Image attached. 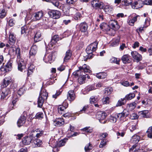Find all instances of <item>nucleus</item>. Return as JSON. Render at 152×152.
Returning a JSON list of instances; mask_svg holds the SVG:
<instances>
[{"label": "nucleus", "instance_id": "obj_1", "mask_svg": "<svg viewBox=\"0 0 152 152\" xmlns=\"http://www.w3.org/2000/svg\"><path fill=\"white\" fill-rule=\"evenodd\" d=\"M89 67L86 64H84L82 66L79 67V69L75 71L73 73V75H74L76 77H81L83 76L85 73V72H89Z\"/></svg>", "mask_w": 152, "mask_h": 152}, {"label": "nucleus", "instance_id": "obj_2", "mask_svg": "<svg viewBox=\"0 0 152 152\" xmlns=\"http://www.w3.org/2000/svg\"><path fill=\"white\" fill-rule=\"evenodd\" d=\"M8 54L10 56H14L16 54L17 58H19L20 55V49L19 48H16L15 45H12L9 48Z\"/></svg>", "mask_w": 152, "mask_h": 152}, {"label": "nucleus", "instance_id": "obj_3", "mask_svg": "<svg viewBox=\"0 0 152 152\" xmlns=\"http://www.w3.org/2000/svg\"><path fill=\"white\" fill-rule=\"evenodd\" d=\"M98 44V42L96 41L88 45L86 49L87 53H92L95 51L97 48Z\"/></svg>", "mask_w": 152, "mask_h": 152}, {"label": "nucleus", "instance_id": "obj_4", "mask_svg": "<svg viewBox=\"0 0 152 152\" xmlns=\"http://www.w3.org/2000/svg\"><path fill=\"white\" fill-rule=\"evenodd\" d=\"M16 61L18 64V69L19 70L22 72L26 68V64L23 59L20 58V55L19 58H17Z\"/></svg>", "mask_w": 152, "mask_h": 152}, {"label": "nucleus", "instance_id": "obj_5", "mask_svg": "<svg viewBox=\"0 0 152 152\" xmlns=\"http://www.w3.org/2000/svg\"><path fill=\"white\" fill-rule=\"evenodd\" d=\"M25 113L24 112V114L21 115L17 121V125L19 127L24 126L26 121V117L24 115Z\"/></svg>", "mask_w": 152, "mask_h": 152}, {"label": "nucleus", "instance_id": "obj_6", "mask_svg": "<svg viewBox=\"0 0 152 152\" xmlns=\"http://www.w3.org/2000/svg\"><path fill=\"white\" fill-rule=\"evenodd\" d=\"M91 4L92 7L95 9L98 8L101 9H103L104 6V4L102 2L97 0H94L91 1Z\"/></svg>", "mask_w": 152, "mask_h": 152}, {"label": "nucleus", "instance_id": "obj_7", "mask_svg": "<svg viewBox=\"0 0 152 152\" xmlns=\"http://www.w3.org/2000/svg\"><path fill=\"white\" fill-rule=\"evenodd\" d=\"M129 115V111L126 110H124L122 113L117 114L116 116L119 118L120 121L124 122L126 117Z\"/></svg>", "mask_w": 152, "mask_h": 152}, {"label": "nucleus", "instance_id": "obj_8", "mask_svg": "<svg viewBox=\"0 0 152 152\" xmlns=\"http://www.w3.org/2000/svg\"><path fill=\"white\" fill-rule=\"evenodd\" d=\"M96 116L101 123L105 124L106 123V121H103L105 118L107 116L106 113L102 112H98L97 113Z\"/></svg>", "mask_w": 152, "mask_h": 152}, {"label": "nucleus", "instance_id": "obj_9", "mask_svg": "<svg viewBox=\"0 0 152 152\" xmlns=\"http://www.w3.org/2000/svg\"><path fill=\"white\" fill-rule=\"evenodd\" d=\"M43 15V12L42 11L35 12L33 14L32 20L36 21L40 20Z\"/></svg>", "mask_w": 152, "mask_h": 152}, {"label": "nucleus", "instance_id": "obj_10", "mask_svg": "<svg viewBox=\"0 0 152 152\" xmlns=\"http://www.w3.org/2000/svg\"><path fill=\"white\" fill-rule=\"evenodd\" d=\"M50 17L53 19H58L60 17L61 15L60 12L57 10H53L48 12Z\"/></svg>", "mask_w": 152, "mask_h": 152}, {"label": "nucleus", "instance_id": "obj_11", "mask_svg": "<svg viewBox=\"0 0 152 152\" xmlns=\"http://www.w3.org/2000/svg\"><path fill=\"white\" fill-rule=\"evenodd\" d=\"M12 81V78L11 77L9 76L5 77L3 80V82L1 84V87L2 88L6 87Z\"/></svg>", "mask_w": 152, "mask_h": 152}, {"label": "nucleus", "instance_id": "obj_12", "mask_svg": "<svg viewBox=\"0 0 152 152\" xmlns=\"http://www.w3.org/2000/svg\"><path fill=\"white\" fill-rule=\"evenodd\" d=\"M33 140V137L31 136H27L24 137L22 140V142L23 145H28L32 143Z\"/></svg>", "mask_w": 152, "mask_h": 152}, {"label": "nucleus", "instance_id": "obj_13", "mask_svg": "<svg viewBox=\"0 0 152 152\" xmlns=\"http://www.w3.org/2000/svg\"><path fill=\"white\" fill-rule=\"evenodd\" d=\"M131 55L132 58L137 62H138L142 60V56L137 51L132 52Z\"/></svg>", "mask_w": 152, "mask_h": 152}, {"label": "nucleus", "instance_id": "obj_14", "mask_svg": "<svg viewBox=\"0 0 152 152\" xmlns=\"http://www.w3.org/2000/svg\"><path fill=\"white\" fill-rule=\"evenodd\" d=\"M56 53L55 52H52L49 53L47 56V58H46V55H45L44 58L43 60L46 63H51L53 60V56H55Z\"/></svg>", "mask_w": 152, "mask_h": 152}, {"label": "nucleus", "instance_id": "obj_15", "mask_svg": "<svg viewBox=\"0 0 152 152\" xmlns=\"http://www.w3.org/2000/svg\"><path fill=\"white\" fill-rule=\"evenodd\" d=\"M37 51V46L36 45H32L30 49L29 53V56L33 57L36 55Z\"/></svg>", "mask_w": 152, "mask_h": 152}, {"label": "nucleus", "instance_id": "obj_16", "mask_svg": "<svg viewBox=\"0 0 152 152\" xmlns=\"http://www.w3.org/2000/svg\"><path fill=\"white\" fill-rule=\"evenodd\" d=\"M110 27L115 31L117 30L120 28L117 21L116 20L111 21L109 22Z\"/></svg>", "mask_w": 152, "mask_h": 152}, {"label": "nucleus", "instance_id": "obj_17", "mask_svg": "<svg viewBox=\"0 0 152 152\" xmlns=\"http://www.w3.org/2000/svg\"><path fill=\"white\" fill-rule=\"evenodd\" d=\"M11 93V91L10 88H7L5 89H2L1 94V99H3Z\"/></svg>", "mask_w": 152, "mask_h": 152}, {"label": "nucleus", "instance_id": "obj_18", "mask_svg": "<svg viewBox=\"0 0 152 152\" xmlns=\"http://www.w3.org/2000/svg\"><path fill=\"white\" fill-rule=\"evenodd\" d=\"M143 5L142 1L139 0L137 1H135L131 4V6L132 8L134 9H138L142 7Z\"/></svg>", "mask_w": 152, "mask_h": 152}, {"label": "nucleus", "instance_id": "obj_19", "mask_svg": "<svg viewBox=\"0 0 152 152\" xmlns=\"http://www.w3.org/2000/svg\"><path fill=\"white\" fill-rule=\"evenodd\" d=\"M88 28V25L85 22L80 23L79 25L80 30L82 32H86Z\"/></svg>", "mask_w": 152, "mask_h": 152}, {"label": "nucleus", "instance_id": "obj_20", "mask_svg": "<svg viewBox=\"0 0 152 152\" xmlns=\"http://www.w3.org/2000/svg\"><path fill=\"white\" fill-rule=\"evenodd\" d=\"M72 55V52L70 49H69L66 52L65 56L64 58V62H67L70 58Z\"/></svg>", "mask_w": 152, "mask_h": 152}, {"label": "nucleus", "instance_id": "obj_21", "mask_svg": "<svg viewBox=\"0 0 152 152\" xmlns=\"http://www.w3.org/2000/svg\"><path fill=\"white\" fill-rule=\"evenodd\" d=\"M39 96L43 98V99H47L48 96V94L46 89L42 87L39 93Z\"/></svg>", "mask_w": 152, "mask_h": 152}, {"label": "nucleus", "instance_id": "obj_22", "mask_svg": "<svg viewBox=\"0 0 152 152\" xmlns=\"http://www.w3.org/2000/svg\"><path fill=\"white\" fill-rule=\"evenodd\" d=\"M67 98L70 101H72L75 100V96L73 91L70 90L68 91L67 95Z\"/></svg>", "mask_w": 152, "mask_h": 152}, {"label": "nucleus", "instance_id": "obj_23", "mask_svg": "<svg viewBox=\"0 0 152 152\" xmlns=\"http://www.w3.org/2000/svg\"><path fill=\"white\" fill-rule=\"evenodd\" d=\"M16 39L14 34L12 33H10L9 35V43L10 45H15Z\"/></svg>", "mask_w": 152, "mask_h": 152}, {"label": "nucleus", "instance_id": "obj_24", "mask_svg": "<svg viewBox=\"0 0 152 152\" xmlns=\"http://www.w3.org/2000/svg\"><path fill=\"white\" fill-rule=\"evenodd\" d=\"M58 40V35H55L52 38L50 42L48 44L50 48L52 47L53 45L55 44Z\"/></svg>", "mask_w": 152, "mask_h": 152}, {"label": "nucleus", "instance_id": "obj_25", "mask_svg": "<svg viewBox=\"0 0 152 152\" xmlns=\"http://www.w3.org/2000/svg\"><path fill=\"white\" fill-rule=\"evenodd\" d=\"M140 16L139 15H137L134 17L132 19L128 20L127 21V23L129 25L133 26L134 25V22L137 20V19H140Z\"/></svg>", "mask_w": 152, "mask_h": 152}, {"label": "nucleus", "instance_id": "obj_26", "mask_svg": "<svg viewBox=\"0 0 152 152\" xmlns=\"http://www.w3.org/2000/svg\"><path fill=\"white\" fill-rule=\"evenodd\" d=\"M149 111L148 110H145L139 112V116L144 118H148L149 117Z\"/></svg>", "mask_w": 152, "mask_h": 152}, {"label": "nucleus", "instance_id": "obj_27", "mask_svg": "<svg viewBox=\"0 0 152 152\" xmlns=\"http://www.w3.org/2000/svg\"><path fill=\"white\" fill-rule=\"evenodd\" d=\"M100 98L99 96H91L90 99V103L91 104H94L97 102L99 100Z\"/></svg>", "mask_w": 152, "mask_h": 152}, {"label": "nucleus", "instance_id": "obj_28", "mask_svg": "<svg viewBox=\"0 0 152 152\" xmlns=\"http://www.w3.org/2000/svg\"><path fill=\"white\" fill-rule=\"evenodd\" d=\"M54 122L58 126H60L64 123L63 119L61 118H56L54 120Z\"/></svg>", "mask_w": 152, "mask_h": 152}, {"label": "nucleus", "instance_id": "obj_29", "mask_svg": "<svg viewBox=\"0 0 152 152\" xmlns=\"http://www.w3.org/2000/svg\"><path fill=\"white\" fill-rule=\"evenodd\" d=\"M41 36V34L39 31H37L34 37V41L35 42H37L40 40V37Z\"/></svg>", "mask_w": 152, "mask_h": 152}, {"label": "nucleus", "instance_id": "obj_30", "mask_svg": "<svg viewBox=\"0 0 152 152\" xmlns=\"http://www.w3.org/2000/svg\"><path fill=\"white\" fill-rule=\"evenodd\" d=\"M32 143V145L34 147H39L41 144V141L40 140L36 139L34 140H33Z\"/></svg>", "mask_w": 152, "mask_h": 152}, {"label": "nucleus", "instance_id": "obj_31", "mask_svg": "<svg viewBox=\"0 0 152 152\" xmlns=\"http://www.w3.org/2000/svg\"><path fill=\"white\" fill-rule=\"evenodd\" d=\"M130 57L128 55H124L121 58V60L124 64L129 63L130 62Z\"/></svg>", "mask_w": 152, "mask_h": 152}, {"label": "nucleus", "instance_id": "obj_32", "mask_svg": "<svg viewBox=\"0 0 152 152\" xmlns=\"http://www.w3.org/2000/svg\"><path fill=\"white\" fill-rule=\"evenodd\" d=\"M113 10V7L110 5H106L104 8V10L107 14L111 13Z\"/></svg>", "mask_w": 152, "mask_h": 152}, {"label": "nucleus", "instance_id": "obj_33", "mask_svg": "<svg viewBox=\"0 0 152 152\" xmlns=\"http://www.w3.org/2000/svg\"><path fill=\"white\" fill-rule=\"evenodd\" d=\"M46 99H43V98L42 97L39 96L37 101L38 107H42V106L44 101Z\"/></svg>", "mask_w": 152, "mask_h": 152}, {"label": "nucleus", "instance_id": "obj_34", "mask_svg": "<svg viewBox=\"0 0 152 152\" xmlns=\"http://www.w3.org/2000/svg\"><path fill=\"white\" fill-rule=\"evenodd\" d=\"M68 104H67L66 106H64L63 105H60L58 107V112L60 114L64 113V110L67 107Z\"/></svg>", "mask_w": 152, "mask_h": 152}, {"label": "nucleus", "instance_id": "obj_35", "mask_svg": "<svg viewBox=\"0 0 152 152\" xmlns=\"http://www.w3.org/2000/svg\"><path fill=\"white\" fill-rule=\"evenodd\" d=\"M100 27L101 29L105 30L106 31H109L110 30V28L106 23H103L101 24Z\"/></svg>", "mask_w": 152, "mask_h": 152}, {"label": "nucleus", "instance_id": "obj_36", "mask_svg": "<svg viewBox=\"0 0 152 152\" xmlns=\"http://www.w3.org/2000/svg\"><path fill=\"white\" fill-rule=\"evenodd\" d=\"M126 102L125 98H124L123 99H120L118 100L116 106V107H118L123 105L126 103Z\"/></svg>", "mask_w": 152, "mask_h": 152}, {"label": "nucleus", "instance_id": "obj_37", "mask_svg": "<svg viewBox=\"0 0 152 152\" xmlns=\"http://www.w3.org/2000/svg\"><path fill=\"white\" fill-rule=\"evenodd\" d=\"M107 74L104 72H99L96 74V77L99 79H104L107 76Z\"/></svg>", "mask_w": 152, "mask_h": 152}, {"label": "nucleus", "instance_id": "obj_38", "mask_svg": "<svg viewBox=\"0 0 152 152\" xmlns=\"http://www.w3.org/2000/svg\"><path fill=\"white\" fill-rule=\"evenodd\" d=\"M34 69V65H31L29 66L27 72V74L28 77L30 75L32 74Z\"/></svg>", "mask_w": 152, "mask_h": 152}, {"label": "nucleus", "instance_id": "obj_39", "mask_svg": "<svg viewBox=\"0 0 152 152\" xmlns=\"http://www.w3.org/2000/svg\"><path fill=\"white\" fill-rule=\"evenodd\" d=\"M140 137L137 135H134L131 139V141L133 143H136L139 141Z\"/></svg>", "mask_w": 152, "mask_h": 152}, {"label": "nucleus", "instance_id": "obj_40", "mask_svg": "<svg viewBox=\"0 0 152 152\" xmlns=\"http://www.w3.org/2000/svg\"><path fill=\"white\" fill-rule=\"evenodd\" d=\"M92 148L93 146L90 143H89L86 145L84 149L86 152H89L92 149Z\"/></svg>", "mask_w": 152, "mask_h": 152}, {"label": "nucleus", "instance_id": "obj_41", "mask_svg": "<svg viewBox=\"0 0 152 152\" xmlns=\"http://www.w3.org/2000/svg\"><path fill=\"white\" fill-rule=\"evenodd\" d=\"M135 94L134 93H130L126 96L125 97L126 100H130L135 97Z\"/></svg>", "mask_w": 152, "mask_h": 152}, {"label": "nucleus", "instance_id": "obj_42", "mask_svg": "<svg viewBox=\"0 0 152 152\" xmlns=\"http://www.w3.org/2000/svg\"><path fill=\"white\" fill-rule=\"evenodd\" d=\"M113 91V89L111 87L105 88L104 90V93L105 95H108L110 94Z\"/></svg>", "mask_w": 152, "mask_h": 152}, {"label": "nucleus", "instance_id": "obj_43", "mask_svg": "<svg viewBox=\"0 0 152 152\" xmlns=\"http://www.w3.org/2000/svg\"><path fill=\"white\" fill-rule=\"evenodd\" d=\"M79 78L78 79V81L79 83L81 84L84 83L85 80L86 79V77H85V75L82 76L81 77H78Z\"/></svg>", "mask_w": 152, "mask_h": 152}, {"label": "nucleus", "instance_id": "obj_44", "mask_svg": "<svg viewBox=\"0 0 152 152\" xmlns=\"http://www.w3.org/2000/svg\"><path fill=\"white\" fill-rule=\"evenodd\" d=\"M13 62L12 60H9L5 66L10 71L12 68V65Z\"/></svg>", "mask_w": 152, "mask_h": 152}, {"label": "nucleus", "instance_id": "obj_45", "mask_svg": "<svg viewBox=\"0 0 152 152\" xmlns=\"http://www.w3.org/2000/svg\"><path fill=\"white\" fill-rule=\"evenodd\" d=\"M79 134L77 132H73L70 131L68 132L67 136V137L69 138L77 136Z\"/></svg>", "mask_w": 152, "mask_h": 152}, {"label": "nucleus", "instance_id": "obj_46", "mask_svg": "<svg viewBox=\"0 0 152 152\" xmlns=\"http://www.w3.org/2000/svg\"><path fill=\"white\" fill-rule=\"evenodd\" d=\"M110 98L108 96H104L102 99V102L103 104H109V102Z\"/></svg>", "mask_w": 152, "mask_h": 152}, {"label": "nucleus", "instance_id": "obj_47", "mask_svg": "<svg viewBox=\"0 0 152 152\" xmlns=\"http://www.w3.org/2000/svg\"><path fill=\"white\" fill-rule=\"evenodd\" d=\"M122 4L125 6H128L132 4V0H124L122 1Z\"/></svg>", "mask_w": 152, "mask_h": 152}, {"label": "nucleus", "instance_id": "obj_48", "mask_svg": "<svg viewBox=\"0 0 152 152\" xmlns=\"http://www.w3.org/2000/svg\"><path fill=\"white\" fill-rule=\"evenodd\" d=\"M96 89L94 85L89 86L86 88V91L89 92Z\"/></svg>", "mask_w": 152, "mask_h": 152}, {"label": "nucleus", "instance_id": "obj_49", "mask_svg": "<svg viewBox=\"0 0 152 152\" xmlns=\"http://www.w3.org/2000/svg\"><path fill=\"white\" fill-rule=\"evenodd\" d=\"M147 132L148 134V137L151 138H152V126L149 127L147 131Z\"/></svg>", "mask_w": 152, "mask_h": 152}, {"label": "nucleus", "instance_id": "obj_50", "mask_svg": "<svg viewBox=\"0 0 152 152\" xmlns=\"http://www.w3.org/2000/svg\"><path fill=\"white\" fill-rule=\"evenodd\" d=\"M44 114L42 112H39L37 113L35 116V118L40 119L43 117Z\"/></svg>", "mask_w": 152, "mask_h": 152}, {"label": "nucleus", "instance_id": "obj_51", "mask_svg": "<svg viewBox=\"0 0 152 152\" xmlns=\"http://www.w3.org/2000/svg\"><path fill=\"white\" fill-rule=\"evenodd\" d=\"M6 12L4 9H1L0 10V18L2 19L6 16Z\"/></svg>", "mask_w": 152, "mask_h": 152}, {"label": "nucleus", "instance_id": "obj_52", "mask_svg": "<svg viewBox=\"0 0 152 152\" xmlns=\"http://www.w3.org/2000/svg\"><path fill=\"white\" fill-rule=\"evenodd\" d=\"M82 17L81 14L80 12L77 13L75 15L74 19L77 20H80Z\"/></svg>", "mask_w": 152, "mask_h": 152}, {"label": "nucleus", "instance_id": "obj_53", "mask_svg": "<svg viewBox=\"0 0 152 152\" xmlns=\"http://www.w3.org/2000/svg\"><path fill=\"white\" fill-rule=\"evenodd\" d=\"M25 92V88L22 87L20 88L18 91V94L20 96L23 94Z\"/></svg>", "mask_w": 152, "mask_h": 152}, {"label": "nucleus", "instance_id": "obj_54", "mask_svg": "<svg viewBox=\"0 0 152 152\" xmlns=\"http://www.w3.org/2000/svg\"><path fill=\"white\" fill-rule=\"evenodd\" d=\"M111 61L112 62H113L114 63H115L116 64H119L120 60L119 59L115 57H112L111 59Z\"/></svg>", "mask_w": 152, "mask_h": 152}, {"label": "nucleus", "instance_id": "obj_55", "mask_svg": "<svg viewBox=\"0 0 152 152\" xmlns=\"http://www.w3.org/2000/svg\"><path fill=\"white\" fill-rule=\"evenodd\" d=\"M136 105V103L134 102L129 104L128 105L129 109L131 110H133L135 107Z\"/></svg>", "mask_w": 152, "mask_h": 152}, {"label": "nucleus", "instance_id": "obj_56", "mask_svg": "<svg viewBox=\"0 0 152 152\" xmlns=\"http://www.w3.org/2000/svg\"><path fill=\"white\" fill-rule=\"evenodd\" d=\"M140 64L138 66V68L139 69H142L145 67L146 65L145 63H141L140 62Z\"/></svg>", "mask_w": 152, "mask_h": 152}, {"label": "nucleus", "instance_id": "obj_57", "mask_svg": "<svg viewBox=\"0 0 152 152\" xmlns=\"http://www.w3.org/2000/svg\"><path fill=\"white\" fill-rule=\"evenodd\" d=\"M65 143V140H63L59 141L57 143V146L58 147H61L64 145Z\"/></svg>", "mask_w": 152, "mask_h": 152}, {"label": "nucleus", "instance_id": "obj_58", "mask_svg": "<svg viewBox=\"0 0 152 152\" xmlns=\"http://www.w3.org/2000/svg\"><path fill=\"white\" fill-rule=\"evenodd\" d=\"M110 121L112 123H115L117 121V118L113 116H111L110 118Z\"/></svg>", "mask_w": 152, "mask_h": 152}, {"label": "nucleus", "instance_id": "obj_59", "mask_svg": "<svg viewBox=\"0 0 152 152\" xmlns=\"http://www.w3.org/2000/svg\"><path fill=\"white\" fill-rule=\"evenodd\" d=\"M83 130L88 133H91L92 132V129L90 127H86L83 129Z\"/></svg>", "mask_w": 152, "mask_h": 152}, {"label": "nucleus", "instance_id": "obj_60", "mask_svg": "<svg viewBox=\"0 0 152 152\" xmlns=\"http://www.w3.org/2000/svg\"><path fill=\"white\" fill-rule=\"evenodd\" d=\"M52 3L57 8H60L61 7L59 2L58 1H55L52 2Z\"/></svg>", "mask_w": 152, "mask_h": 152}, {"label": "nucleus", "instance_id": "obj_61", "mask_svg": "<svg viewBox=\"0 0 152 152\" xmlns=\"http://www.w3.org/2000/svg\"><path fill=\"white\" fill-rule=\"evenodd\" d=\"M27 28L26 26H24L22 27L21 28V34H24L26 33V31H27Z\"/></svg>", "mask_w": 152, "mask_h": 152}, {"label": "nucleus", "instance_id": "obj_62", "mask_svg": "<svg viewBox=\"0 0 152 152\" xmlns=\"http://www.w3.org/2000/svg\"><path fill=\"white\" fill-rule=\"evenodd\" d=\"M77 0H66V3L69 5L73 4L77 1Z\"/></svg>", "mask_w": 152, "mask_h": 152}, {"label": "nucleus", "instance_id": "obj_63", "mask_svg": "<svg viewBox=\"0 0 152 152\" xmlns=\"http://www.w3.org/2000/svg\"><path fill=\"white\" fill-rule=\"evenodd\" d=\"M65 67L66 66H65L61 65L57 68V69L60 71L61 72L64 71L65 69Z\"/></svg>", "mask_w": 152, "mask_h": 152}, {"label": "nucleus", "instance_id": "obj_64", "mask_svg": "<svg viewBox=\"0 0 152 152\" xmlns=\"http://www.w3.org/2000/svg\"><path fill=\"white\" fill-rule=\"evenodd\" d=\"M137 148V145L134 144L129 149V152H134V150H136Z\"/></svg>", "mask_w": 152, "mask_h": 152}]
</instances>
